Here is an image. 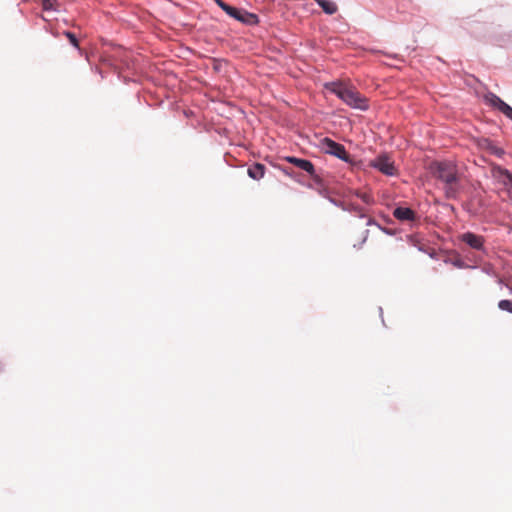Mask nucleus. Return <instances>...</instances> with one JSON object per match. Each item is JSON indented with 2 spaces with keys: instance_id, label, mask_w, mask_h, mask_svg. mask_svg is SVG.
<instances>
[{
  "instance_id": "obj_7",
  "label": "nucleus",
  "mask_w": 512,
  "mask_h": 512,
  "mask_svg": "<svg viewBox=\"0 0 512 512\" xmlns=\"http://www.w3.org/2000/svg\"><path fill=\"white\" fill-rule=\"evenodd\" d=\"M288 163L295 165L297 168L307 172L311 177L318 182V177L315 175L314 164L308 159H302L295 156H286L284 158Z\"/></svg>"
},
{
  "instance_id": "obj_13",
  "label": "nucleus",
  "mask_w": 512,
  "mask_h": 512,
  "mask_svg": "<svg viewBox=\"0 0 512 512\" xmlns=\"http://www.w3.org/2000/svg\"><path fill=\"white\" fill-rule=\"evenodd\" d=\"M444 191L448 199H455L459 193V189L455 187L454 184L445 185Z\"/></svg>"
},
{
  "instance_id": "obj_21",
  "label": "nucleus",
  "mask_w": 512,
  "mask_h": 512,
  "mask_svg": "<svg viewBox=\"0 0 512 512\" xmlns=\"http://www.w3.org/2000/svg\"><path fill=\"white\" fill-rule=\"evenodd\" d=\"M502 113L512 121V107L508 104L506 107H504V110Z\"/></svg>"
},
{
  "instance_id": "obj_23",
  "label": "nucleus",
  "mask_w": 512,
  "mask_h": 512,
  "mask_svg": "<svg viewBox=\"0 0 512 512\" xmlns=\"http://www.w3.org/2000/svg\"><path fill=\"white\" fill-rule=\"evenodd\" d=\"M281 171L286 174L287 176L291 177V178H294V172L293 171H290L289 168H286V167H282L281 168Z\"/></svg>"
},
{
  "instance_id": "obj_24",
  "label": "nucleus",
  "mask_w": 512,
  "mask_h": 512,
  "mask_svg": "<svg viewBox=\"0 0 512 512\" xmlns=\"http://www.w3.org/2000/svg\"><path fill=\"white\" fill-rule=\"evenodd\" d=\"M367 226H376L378 228V225H380L376 220L373 218H368L366 222Z\"/></svg>"
},
{
  "instance_id": "obj_4",
  "label": "nucleus",
  "mask_w": 512,
  "mask_h": 512,
  "mask_svg": "<svg viewBox=\"0 0 512 512\" xmlns=\"http://www.w3.org/2000/svg\"><path fill=\"white\" fill-rule=\"evenodd\" d=\"M320 148L324 151V153L332 155L343 162L351 163V156L346 151L344 145L332 140L329 137H324L320 140Z\"/></svg>"
},
{
  "instance_id": "obj_12",
  "label": "nucleus",
  "mask_w": 512,
  "mask_h": 512,
  "mask_svg": "<svg viewBox=\"0 0 512 512\" xmlns=\"http://www.w3.org/2000/svg\"><path fill=\"white\" fill-rule=\"evenodd\" d=\"M489 104L498 109L500 112H502L504 110V107H506L508 104L503 101L499 96H497L496 94L494 93H489L487 96H486Z\"/></svg>"
},
{
  "instance_id": "obj_19",
  "label": "nucleus",
  "mask_w": 512,
  "mask_h": 512,
  "mask_svg": "<svg viewBox=\"0 0 512 512\" xmlns=\"http://www.w3.org/2000/svg\"><path fill=\"white\" fill-rule=\"evenodd\" d=\"M356 195L358 198H360L366 204H370L372 201L371 196L367 193L358 192Z\"/></svg>"
},
{
  "instance_id": "obj_8",
  "label": "nucleus",
  "mask_w": 512,
  "mask_h": 512,
  "mask_svg": "<svg viewBox=\"0 0 512 512\" xmlns=\"http://www.w3.org/2000/svg\"><path fill=\"white\" fill-rule=\"evenodd\" d=\"M494 177L496 180L507 188L508 191H512V173L502 167L494 169Z\"/></svg>"
},
{
  "instance_id": "obj_15",
  "label": "nucleus",
  "mask_w": 512,
  "mask_h": 512,
  "mask_svg": "<svg viewBox=\"0 0 512 512\" xmlns=\"http://www.w3.org/2000/svg\"><path fill=\"white\" fill-rule=\"evenodd\" d=\"M58 1L57 0H43L42 8L44 11H58Z\"/></svg>"
},
{
  "instance_id": "obj_1",
  "label": "nucleus",
  "mask_w": 512,
  "mask_h": 512,
  "mask_svg": "<svg viewBox=\"0 0 512 512\" xmlns=\"http://www.w3.org/2000/svg\"><path fill=\"white\" fill-rule=\"evenodd\" d=\"M333 91L339 99L351 108L361 111L368 110L369 105L367 99L356 90L347 88L343 85H338Z\"/></svg>"
},
{
  "instance_id": "obj_5",
  "label": "nucleus",
  "mask_w": 512,
  "mask_h": 512,
  "mask_svg": "<svg viewBox=\"0 0 512 512\" xmlns=\"http://www.w3.org/2000/svg\"><path fill=\"white\" fill-rule=\"evenodd\" d=\"M459 239H460V241L465 243L467 246H469L471 249L479 251L483 254H487L484 236L467 231V232L462 233L459 236Z\"/></svg>"
},
{
  "instance_id": "obj_9",
  "label": "nucleus",
  "mask_w": 512,
  "mask_h": 512,
  "mask_svg": "<svg viewBox=\"0 0 512 512\" xmlns=\"http://www.w3.org/2000/svg\"><path fill=\"white\" fill-rule=\"evenodd\" d=\"M393 216L399 221H414L416 213L409 207L398 206L393 210Z\"/></svg>"
},
{
  "instance_id": "obj_22",
  "label": "nucleus",
  "mask_w": 512,
  "mask_h": 512,
  "mask_svg": "<svg viewBox=\"0 0 512 512\" xmlns=\"http://www.w3.org/2000/svg\"><path fill=\"white\" fill-rule=\"evenodd\" d=\"M328 199H329L330 203H332L333 205H335L337 207H341L343 209L344 204L342 202H339L332 197H328Z\"/></svg>"
},
{
  "instance_id": "obj_25",
  "label": "nucleus",
  "mask_w": 512,
  "mask_h": 512,
  "mask_svg": "<svg viewBox=\"0 0 512 512\" xmlns=\"http://www.w3.org/2000/svg\"><path fill=\"white\" fill-rule=\"evenodd\" d=\"M494 154L501 157L504 154V150L502 148H497L495 149Z\"/></svg>"
},
{
  "instance_id": "obj_16",
  "label": "nucleus",
  "mask_w": 512,
  "mask_h": 512,
  "mask_svg": "<svg viewBox=\"0 0 512 512\" xmlns=\"http://www.w3.org/2000/svg\"><path fill=\"white\" fill-rule=\"evenodd\" d=\"M498 308L512 314V300L503 299L498 302Z\"/></svg>"
},
{
  "instance_id": "obj_10",
  "label": "nucleus",
  "mask_w": 512,
  "mask_h": 512,
  "mask_svg": "<svg viewBox=\"0 0 512 512\" xmlns=\"http://www.w3.org/2000/svg\"><path fill=\"white\" fill-rule=\"evenodd\" d=\"M247 173L253 180H260L264 177L265 166L261 163H254L248 167Z\"/></svg>"
},
{
  "instance_id": "obj_2",
  "label": "nucleus",
  "mask_w": 512,
  "mask_h": 512,
  "mask_svg": "<svg viewBox=\"0 0 512 512\" xmlns=\"http://www.w3.org/2000/svg\"><path fill=\"white\" fill-rule=\"evenodd\" d=\"M434 176L445 185L455 184L458 181L456 165L451 161H435L431 164Z\"/></svg>"
},
{
  "instance_id": "obj_18",
  "label": "nucleus",
  "mask_w": 512,
  "mask_h": 512,
  "mask_svg": "<svg viewBox=\"0 0 512 512\" xmlns=\"http://www.w3.org/2000/svg\"><path fill=\"white\" fill-rule=\"evenodd\" d=\"M453 265L457 268H460V269H465V268H476L475 266H469L467 265L463 260L461 259H456L453 261Z\"/></svg>"
},
{
  "instance_id": "obj_6",
  "label": "nucleus",
  "mask_w": 512,
  "mask_h": 512,
  "mask_svg": "<svg viewBox=\"0 0 512 512\" xmlns=\"http://www.w3.org/2000/svg\"><path fill=\"white\" fill-rule=\"evenodd\" d=\"M371 166L386 176H393L395 174L394 163L389 159L386 154L377 156L372 162Z\"/></svg>"
},
{
  "instance_id": "obj_11",
  "label": "nucleus",
  "mask_w": 512,
  "mask_h": 512,
  "mask_svg": "<svg viewBox=\"0 0 512 512\" xmlns=\"http://www.w3.org/2000/svg\"><path fill=\"white\" fill-rule=\"evenodd\" d=\"M323 12L327 15H333L337 12L338 6L331 0H314Z\"/></svg>"
},
{
  "instance_id": "obj_27",
  "label": "nucleus",
  "mask_w": 512,
  "mask_h": 512,
  "mask_svg": "<svg viewBox=\"0 0 512 512\" xmlns=\"http://www.w3.org/2000/svg\"><path fill=\"white\" fill-rule=\"evenodd\" d=\"M379 312H380V316L382 317V316H383V310H382V307H379Z\"/></svg>"
},
{
  "instance_id": "obj_17",
  "label": "nucleus",
  "mask_w": 512,
  "mask_h": 512,
  "mask_svg": "<svg viewBox=\"0 0 512 512\" xmlns=\"http://www.w3.org/2000/svg\"><path fill=\"white\" fill-rule=\"evenodd\" d=\"M64 34L69 39L72 46H74L75 48L79 47L78 39L74 33L70 32V31H65Z\"/></svg>"
},
{
  "instance_id": "obj_26",
  "label": "nucleus",
  "mask_w": 512,
  "mask_h": 512,
  "mask_svg": "<svg viewBox=\"0 0 512 512\" xmlns=\"http://www.w3.org/2000/svg\"><path fill=\"white\" fill-rule=\"evenodd\" d=\"M364 233H365V235H364V238H363L360 246L367 240V237H368V234H369V230H366Z\"/></svg>"
},
{
  "instance_id": "obj_14",
  "label": "nucleus",
  "mask_w": 512,
  "mask_h": 512,
  "mask_svg": "<svg viewBox=\"0 0 512 512\" xmlns=\"http://www.w3.org/2000/svg\"><path fill=\"white\" fill-rule=\"evenodd\" d=\"M343 210L353 212L358 215L359 218H365L366 215L363 213V209L359 205L350 204L349 206H343Z\"/></svg>"
},
{
  "instance_id": "obj_20",
  "label": "nucleus",
  "mask_w": 512,
  "mask_h": 512,
  "mask_svg": "<svg viewBox=\"0 0 512 512\" xmlns=\"http://www.w3.org/2000/svg\"><path fill=\"white\" fill-rule=\"evenodd\" d=\"M378 229L381 230L386 235H389V236H394L396 234V230H393V229H390V228H386V227H383L381 225H378Z\"/></svg>"
},
{
  "instance_id": "obj_3",
  "label": "nucleus",
  "mask_w": 512,
  "mask_h": 512,
  "mask_svg": "<svg viewBox=\"0 0 512 512\" xmlns=\"http://www.w3.org/2000/svg\"><path fill=\"white\" fill-rule=\"evenodd\" d=\"M216 4L224 11L227 15L232 17L233 19L246 24V25H256L259 23V18L256 14L250 13L244 9L237 8L225 3L223 0H216Z\"/></svg>"
}]
</instances>
